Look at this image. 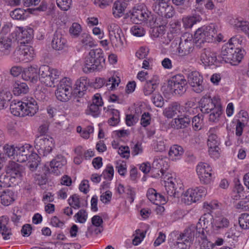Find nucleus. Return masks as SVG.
Listing matches in <instances>:
<instances>
[{
    "instance_id": "36",
    "label": "nucleus",
    "mask_w": 249,
    "mask_h": 249,
    "mask_svg": "<svg viewBox=\"0 0 249 249\" xmlns=\"http://www.w3.org/2000/svg\"><path fill=\"white\" fill-rule=\"evenodd\" d=\"M125 9V3L117 0L113 3L112 14L114 17L120 18L123 15Z\"/></svg>"
},
{
    "instance_id": "22",
    "label": "nucleus",
    "mask_w": 249,
    "mask_h": 249,
    "mask_svg": "<svg viewBox=\"0 0 249 249\" xmlns=\"http://www.w3.org/2000/svg\"><path fill=\"white\" fill-rule=\"evenodd\" d=\"M177 241L176 245L178 248L176 249H186L189 247L193 240L194 236L193 234H177Z\"/></svg>"
},
{
    "instance_id": "30",
    "label": "nucleus",
    "mask_w": 249,
    "mask_h": 249,
    "mask_svg": "<svg viewBox=\"0 0 249 249\" xmlns=\"http://www.w3.org/2000/svg\"><path fill=\"white\" fill-rule=\"evenodd\" d=\"M10 108L14 115L24 117V102H12Z\"/></svg>"
},
{
    "instance_id": "53",
    "label": "nucleus",
    "mask_w": 249,
    "mask_h": 249,
    "mask_svg": "<svg viewBox=\"0 0 249 249\" xmlns=\"http://www.w3.org/2000/svg\"><path fill=\"white\" fill-rule=\"evenodd\" d=\"M239 224L243 229H249V214L243 213L239 218Z\"/></svg>"
},
{
    "instance_id": "47",
    "label": "nucleus",
    "mask_w": 249,
    "mask_h": 249,
    "mask_svg": "<svg viewBox=\"0 0 249 249\" xmlns=\"http://www.w3.org/2000/svg\"><path fill=\"white\" fill-rule=\"evenodd\" d=\"M11 229L8 225V219L5 216L0 217V233H11Z\"/></svg>"
},
{
    "instance_id": "25",
    "label": "nucleus",
    "mask_w": 249,
    "mask_h": 249,
    "mask_svg": "<svg viewBox=\"0 0 249 249\" xmlns=\"http://www.w3.org/2000/svg\"><path fill=\"white\" fill-rule=\"evenodd\" d=\"M66 40L63 37L62 34L56 32L53 35L52 41V46L55 50H61L66 45Z\"/></svg>"
},
{
    "instance_id": "23",
    "label": "nucleus",
    "mask_w": 249,
    "mask_h": 249,
    "mask_svg": "<svg viewBox=\"0 0 249 249\" xmlns=\"http://www.w3.org/2000/svg\"><path fill=\"white\" fill-rule=\"evenodd\" d=\"M219 142L217 136L216 134L210 133L208 139V146H209V154L211 155H216L218 154L219 149L218 145Z\"/></svg>"
},
{
    "instance_id": "50",
    "label": "nucleus",
    "mask_w": 249,
    "mask_h": 249,
    "mask_svg": "<svg viewBox=\"0 0 249 249\" xmlns=\"http://www.w3.org/2000/svg\"><path fill=\"white\" fill-rule=\"evenodd\" d=\"M198 238V240L201 245L207 249H213V244L211 241H209L206 238L205 234H198V236L196 237Z\"/></svg>"
},
{
    "instance_id": "28",
    "label": "nucleus",
    "mask_w": 249,
    "mask_h": 249,
    "mask_svg": "<svg viewBox=\"0 0 249 249\" xmlns=\"http://www.w3.org/2000/svg\"><path fill=\"white\" fill-rule=\"evenodd\" d=\"M181 107L178 102L171 103L164 111L165 115L168 118H172L175 115L178 116L180 112Z\"/></svg>"
},
{
    "instance_id": "39",
    "label": "nucleus",
    "mask_w": 249,
    "mask_h": 249,
    "mask_svg": "<svg viewBox=\"0 0 249 249\" xmlns=\"http://www.w3.org/2000/svg\"><path fill=\"white\" fill-rule=\"evenodd\" d=\"M191 118L188 116H184L175 119V126L177 129L187 127L190 124Z\"/></svg>"
},
{
    "instance_id": "14",
    "label": "nucleus",
    "mask_w": 249,
    "mask_h": 249,
    "mask_svg": "<svg viewBox=\"0 0 249 249\" xmlns=\"http://www.w3.org/2000/svg\"><path fill=\"white\" fill-rule=\"evenodd\" d=\"M31 147L29 144H25L20 147H17L16 153L13 160L19 162H23L28 159V157L32 151L30 150Z\"/></svg>"
},
{
    "instance_id": "7",
    "label": "nucleus",
    "mask_w": 249,
    "mask_h": 249,
    "mask_svg": "<svg viewBox=\"0 0 249 249\" xmlns=\"http://www.w3.org/2000/svg\"><path fill=\"white\" fill-rule=\"evenodd\" d=\"M71 93V83L66 78L63 79L60 81L55 92L56 98L61 101L66 102L70 99Z\"/></svg>"
},
{
    "instance_id": "3",
    "label": "nucleus",
    "mask_w": 249,
    "mask_h": 249,
    "mask_svg": "<svg viewBox=\"0 0 249 249\" xmlns=\"http://www.w3.org/2000/svg\"><path fill=\"white\" fill-rule=\"evenodd\" d=\"M60 74L59 71L56 69H51L46 65H43L39 68V80L48 87L53 86L54 80L58 78Z\"/></svg>"
},
{
    "instance_id": "20",
    "label": "nucleus",
    "mask_w": 249,
    "mask_h": 249,
    "mask_svg": "<svg viewBox=\"0 0 249 249\" xmlns=\"http://www.w3.org/2000/svg\"><path fill=\"white\" fill-rule=\"evenodd\" d=\"M19 32L18 39L21 43H28L30 42L33 36V30L31 28H24L22 27H18Z\"/></svg>"
},
{
    "instance_id": "57",
    "label": "nucleus",
    "mask_w": 249,
    "mask_h": 249,
    "mask_svg": "<svg viewBox=\"0 0 249 249\" xmlns=\"http://www.w3.org/2000/svg\"><path fill=\"white\" fill-rule=\"evenodd\" d=\"M57 6L63 11L68 10L71 5L72 0H56Z\"/></svg>"
},
{
    "instance_id": "4",
    "label": "nucleus",
    "mask_w": 249,
    "mask_h": 249,
    "mask_svg": "<svg viewBox=\"0 0 249 249\" xmlns=\"http://www.w3.org/2000/svg\"><path fill=\"white\" fill-rule=\"evenodd\" d=\"M195 41L192 35L184 34L179 38L177 52L179 55L183 56L191 53L194 50Z\"/></svg>"
},
{
    "instance_id": "61",
    "label": "nucleus",
    "mask_w": 249,
    "mask_h": 249,
    "mask_svg": "<svg viewBox=\"0 0 249 249\" xmlns=\"http://www.w3.org/2000/svg\"><path fill=\"white\" fill-rule=\"evenodd\" d=\"M120 80H117L116 77H111L106 79L105 86L109 89L112 90L116 86H118Z\"/></svg>"
},
{
    "instance_id": "16",
    "label": "nucleus",
    "mask_w": 249,
    "mask_h": 249,
    "mask_svg": "<svg viewBox=\"0 0 249 249\" xmlns=\"http://www.w3.org/2000/svg\"><path fill=\"white\" fill-rule=\"evenodd\" d=\"M200 60L205 65L214 64L217 60L216 53L212 51L210 48H205L202 51Z\"/></svg>"
},
{
    "instance_id": "18",
    "label": "nucleus",
    "mask_w": 249,
    "mask_h": 249,
    "mask_svg": "<svg viewBox=\"0 0 249 249\" xmlns=\"http://www.w3.org/2000/svg\"><path fill=\"white\" fill-rule=\"evenodd\" d=\"M24 117L33 116L37 111L38 107L37 102L33 98H27L24 102Z\"/></svg>"
},
{
    "instance_id": "44",
    "label": "nucleus",
    "mask_w": 249,
    "mask_h": 249,
    "mask_svg": "<svg viewBox=\"0 0 249 249\" xmlns=\"http://www.w3.org/2000/svg\"><path fill=\"white\" fill-rule=\"evenodd\" d=\"M165 1H155L152 7V10L159 15L162 17L167 5Z\"/></svg>"
},
{
    "instance_id": "38",
    "label": "nucleus",
    "mask_w": 249,
    "mask_h": 249,
    "mask_svg": "<svg viewBox=\"0 0 249 249\" xmlns=\"http://www.w3.org/2000/svg\"><path fill=\"white\" fill-rule=\"evenodd\" d=\"M67 161L65 158L61 155H58L55 157L50 162V166L54 170L55 168L58 169L66 164Z\"/></svg>"
},
{
    "instance_id": "10",
    "label": "nucleus",
    "mask_w": 249,
    "mask_h": 249,
    "mask_svg": "<svg viewBox=\"0 0 249 249\" xmlns=\"http://www.w3.org/2000/svg\"><path fill=\"white\" fill-rule=\"evenodd\" d=\"M188 83L193 91L200 93L205 89L203 76L196 71H192L188 75Z\"/></svg>"
},
{
    "instance_id": "31",
    "label": "nucleus",
    "mask_w": 249,
    "mask_h": 249,
    "mask_svg": "<svg viewBox=\"0 0 249 249\" xmlns=\"http://www.w3.org/2000/svg\"><path fill=\"white\" fill-rule=\"evenodd\" d=\"M89 54L91 57L95 59L96 65H101L105 62V59L104 56L103 51L100 48L92 49L90 51Z\"/></svg>"
},
{
    "instance_id": "58",
    "label": "nucleus",
    "mask_w": 249,
    "mask_h": 249,
    "mask_svg": "<svg viewBox=\"0 0 249 249\" xmlns=\"http://www.w3.org/2000/svg\"><path fill=\"white\" fill-rule=\"evenodd\" d=\"M25 11L20 9L17 8L10 13V16L15 19H23L24 18Z\"/></svg>"
},
{
    "instance_id": "29",
    "label": "nucleus",
    "mask_w": 249,
    "mask_h": 249,
    "mask_svg": "<svg viewBox=\"0 0 249 249\" xmlns=\"http://www.w3.org/2000/svg\"><path fill=\"white\" fill-rule=\"evenodd\" d=\"M13 87V92L16 96L26 94L29 91V87L25 83L16 81Z\"/></svg>"
},
{
    "instance_id": "27",
    "label": "nucleus",
    "mask_w": 249,
    "mask_h": 249,
    "mask_svg": "<svg viewBox=\"0 0 249 249\" xmlns=\"http://www.w3.org/2000/svg\"><path fill=\"white\" fill-rule=\"evenodd\" d=\"M236 51V48H232V45L230 43H226L224 44L221 49V57L223 60L227 63L229 60H231L233 53Z\"/></svg>"
},
{
    "instance_id": "12",
    "label": "nucleus",
    "mask_w": 249,
    "mask_h": 249,
    "mask_svg": "<svg viewBox=\"0 0 249 249\" xmlns=\"http://www.w3.org/2000/svg\"><path fill=\"white\" fill-rule=\"evenodd\" d=\"M16 33H12L8 36L1 37L0 38V53L3 56L9 55L14 47V37Z\"/></svg>"
},
{
    "instance_id": "54",
    "label": "nucleus",
    "mask_w": 249,
    "mask_h": 249,
    "mask_svg": "<svg viewBox=\"0 0 249 249\" xmlns=\"http://www.w3.org/2000/svg\"><path fill=\"white\" fill-rule=\"evenodd\" d=\"M130 32L134 36L137 37L143 36L145 32L143 28L137 23L131 27Z\"/></svg>"
},
{
    "instance_id": "13",
    "label": "nucleus",
    "mask_w": 249,
    "mask_h": 249,
    "mask_svg": "<svg viewBox=\"0 0 249 249\" xmlns=\"http://www.w3.org/2000/svg\"><path fill=\"white\" fill-rule=\"evenodd\" d=\"M6 171L12 180L18 182L21 180L24 173V168L20 164L14 161H11L6 167Z\"/></svg>"
},
{
    "instance_id": "62",
    "label": "nucleus",
    "mask_w": 249,
    "mask_h": 249,
    "mask_svg": "<svg viewBox=\"0 0 249 249\" xmlns=\"http://www.w3.org/2000/svg\"><path fill=\"white\" fill-rule=\"evenodd\" d=\"M152 100L153 103L157 107H161L164 105V99L160 93L154 94Z\"/></svg>"
},
{
    "instance_id": "8",
    "label": "nucleus",
    "mask_w": 249,
    "mask_h": 249,
    "mask_svg": "<svg viewBox=\"0 0 249 249\" xmlns=\"http://www.w3.org/2000/svg\"><path fill=\"white\" fill-rule=\"evenodd\" d=\"M53 140L51 137L41 136L36 139L35 147L40 154L42 152L45 156L52 151L53 146Z\"/></svg>"
},
{
    "instance_id": "37",
    "label": "nucleus",
    "mask_w": 249,
    "mask_h": 249,
    "mask_svg": "<svg viewBox=\"0 0 249 249\" xmlns=\"http://www.w3.org/2000/svg\"><path fill=\"white\" fill-rule=\"evenodd\" d=\"M28 158V166L32 171H34L40 162V158L38 155L35 153H30Z\"/></svg>"
},
{
    "instance_id": "55",
    "label": "nucleus",
    "mask_w": 249,
    "mask_h": 249,
    "mask_svg": "<svg viewBox=\"0 0 249 249\" xmlns=\"http://www.w3.org/2000/svg\"><path fill=\"white\" fill-rule=\"evenodd\" d=\"M209 115V121L214 122L218 120V118L221 114V106L216 107L214 109L212 110Z\"/></svg>"
},
{
    "instance_id": "33",
    "label": "nucleus",
    "mask_w": 249,
    "mask_h": 249,
    "mask_svg": "<svg viewBox=\"0 0 249 249\" xmlns=\"http://www.w3.org/2000/svg\"><path fill=\"white\" fill-rule=\"evenodd\" d=\"M1 203L5 206H9L14 201V195L13 192L10 190H3L0 195Z\"/></svg>"
},
{
    "instance_id": "43",
    "label": "nucleus",
    "mask_w": 249,
    "mask_h": 249,
    "mask_svg": "<svg viewBox=\"0 0 249 249\" xmlns=\"http://www.w3.org/2000/svg\"><path fill=\"white\" fill-rule=\"evenodd\" d=\"M108 113L112 115V117L108 120V124L112 126L117 125L120 121V113L119 111L115 109H108Z\"/></svg>"
},
{
    "instance_id": "40",
    "label": "nucleus",
    "mask_w": 249,
    "mask_h": 249,
    "mask_svg": "<svg viewBox=\"0 0 249 249\" xmlns=\"http://www.w3.org/2000/svg\"><path fill=\"white\" fill-rule=\"evenodd\" d=\"M15 183H16L15 180L12 179L11 176L7 173L6 171L5 173L0 175V185L2 188L10 187Z\"/></svg>"
},
{
    "instance_id": "11",
    "label": "nucleus",
    "mask_w": 249,
    "mask_h": 249,
    "mask_svg": "<svg viewBox=\"0 0 249 249\" xmlns=\"http://www.w3.org/2000/svg\"><path fill=\"white\" fill-rule=\"evenodd\" d=\"M196 170L202 183L207 184L211 182L212 169L209 164L200 162L197 165Z\"/></svg>"
},
{
    "instance_id": "26",
    "label": "nucleus",
    "mask_w": 249,
    "mask_h": 249,
    "mask_svg": "<svg viewBox=\"0 0 249 249\" xmlns=\"http://www.w3.org/2000/svg\"><path fill=\"white\" fill-rule=\"evenodd\" d=\"M103 66L96 65L95 59L89 54L85 58V64L83 68L85 73H89L95 70H100Z\"/></svg>"
},
{
    "instance_id": "5",
    "label": "nucleus",
    "mask_w": 249,
    "mask_h": 249,
    "mask_svg": "<svg viewBox=\"0 0 249 249\" xmlns=\"http://www.w3.org/2000/svg\"><path fill=\"white\" fill-rule=\"evenodd\" d=\"M168 88L175 95H181L187 89L186 80L182 75H176L168 81Z\"/></svg>"
},
{
    "instance_id": "24",
    "label": "nucleus",
    "mask_w": 249,
    "mask_h": 249,
    "mask_svg": "<svg viewBox=\"0 0 249 249\" xmlns=\"http://www.w3.org/2000/svg\"><path fill=\"white\" fill-rule=\"evenodd\" d=\"M158 84L159 79L157 76H154L151 79L146 80L143 89L144 94L146 96L151 94L157 88Z\"/></svg>"
},
{
    "instance_id": "17",
    "label": "nucleus",
    "mask_w": 249,
    "mask_h": 249,
    "mask_svg": "<svg viewBox=\"0 0 249 249\" xmlns=\"http://www.w3.org/2000/svg\"><path fill=\"white\" fill-rule=\"evenodd\" d=\"M89 84V81L86 77H82L75 83V88L73 90V94L76 97H81L85 94Z\"/></svg>"
},
{
    "instance_id": "59",
    "label": "nucleus",
    "mask_w": 249,
    "mask_h": 249,
    "mask_svg": "<svg viewBox=\"0 0 249 249\" xmlns=\"http://www.w3.org/2000/svg\"><path fill=\"white\" fill-rule=\"evenodd\" d=\"M77 219V221L80 223H84L87 219L88 213L85 210L81 209L76 213L74 216Z\"/></svg>"
},
{
    "instance_id": "56",
    "label": "nucleus",
    "mask_w": 249,
    "mask_h": 249,
    "mask_svg": "<svg viewBox=\"0 0 249 249\" xmlns=\"http://www.w3.org/2000/svg\"><path fill=\"white\" fill-rule=\"evenodd\" d=\"M69 205L74 209H78L80 207V202L79 196L76 194L71 196L68 199Z\"/></svg>"
},
{
    "instance_id": "21",
    "label": "nucleus",
    "mask_w": 249,
    "mask_h": 249,
    "mask_svg": "<svg viewBox=\"0 0 249 249\" xmlns=\"http://www.w3.org/2000/svg\"><path fill=\"white\" fill-rule=\"evenodd\" d=\"M38 74L39 71L37 67L30 66L25 69L22 74V77L25 80H29L32 83H36L38 80Z\"/></svg>"
},
{
    "instance_id": "15",
    "label": "nucleus",
    "mask_w": 249,
    "mask_h": 249,
    "mask_svg": "<svg viewBox=\"0 0 249 249\" xmlns=\"http://www.w3.org/2000/svg\"><path fill=\"white\" fill-rule=\"evenodd\" d=\"M176 180L175 178H168V180L165 181V188L167 194L170 196L174 197H178L179 196V191H181V184L177 185L178 186L179 190H177V187L176 184Z\"/></svg>"
},
{
    "instance_id": "48",
    "label": "nucleus",
    "mask_w": 249,
    "mask_h": 249,
    "mask_svg": "<svg viewBox=\"0 0 249 249\" xmlns=\"http://www.w3.org/2000/svg\"><path fill=\"white\" fill-rule=\"evenodd\" d=\"M201 19L199 16L189 17L183 19V24L185 28H190L197 22Z\"/></svg>"
},
{
    "instance_id": "6",
    "label": "nucleus",
    "mask_w": 249,
    "mask_h": 249,
    "mask_svg": "<svg viewBox=\"0 0 249 249\" xmlns=\"http://www.w3.org/2000/svg\"><path fill=\"white\" fill-rule=\"evenodd\" d=\"M110 40L112 46L118 49L124 45V36L122 29L117 24L111 23L108 27Z\"/></svg>"
},
{
    "instance_id": "63",
    "label": "nucleus",
    "mask_w": 249,
    "mask_h": 249,
    "mask_svg": "<svg viewBox=\"0 0 249 249\" xmlns=\"http://www.w3.org/2000/svg\"><path fill=\"white\" fill-rule=\"evenodd\" d=\"M157 193L156 191L153 188H150L148 190L146 196L148 199L151 202L156 205H158V202H156L157 197Z\"/></svg>"
},
{
    "instance_id": "42",
    "label": "nucleus",
    "mask_w": 249,
    "mask_h": 249,
    "mask_svg": "<svg viewBox=\"0 0 249 249\" xmlns=\"http://www.w3.org/2000/svg\"><path fill=\"white\" fill-rule=\"evenodd\" d=\"M231 57L230 61H228L227 63L231 64L232 65H238L242 60L243 58V54L242 53V51L239 48H236V51H235L234 53H233V55H232Z\"/></svg>"
},
{
    "instance_id": "49",
    "label": "nucleus",
    "mask_w": 249,
    "mask_h": 249,
    "mask_svg": "<svg viewBox=\"0 0 249 249\" xmlns=\"http://www.w3.org/2000/svg\"><path fill=\"white\" fill-rule=\"evenodd\" d=\"M229 224V222L227 219L221 218L215 222L214 225H213V228L214 231H221V230L228 227Z\"/></svg>"
},
{
    "instance_id": "45",
    "label": "nucleus",
    "mask_w": 249,
    "mask_h": 249,
    "mask_svg": "<svg viewBox=\"0 0 249 249\" xmlns=\"http://www.w3.org/2000/svg\"><path fill=\"white\" fill-rule=\"evenodd\" d=\"M235 28L240 29L242 31L247 34L249 28V23L246 21L239 20L238 19H233L231 23Z\"/></svg>"
},
{
    "instance_id": "34",
    "label": "nucleus",
    "mask_w": 249,
    "mask_h": 249,
    "mask_svg": "<svg viewBox=\"0 0 249 249\" xmlns=\"http://www.w3.org/2000/svg\"><path fill=\"white\" fill-rule=\"evenodd\" d=\"M183 153L184 150L181 146L178 145H174L170 147L168 155L172 160H175L179 159Z\"/></svg>"
},
{
    "instance_id": "64",
    "label": "nucleus",
    "mask_w": 249,
    "mask_h": 249,
    "mask_svg": "<svg viewBox=\"0 0 249 249\" xmlns=\"http://www.w3.org/2000/svg\"><path fill=\"white\" fill-rule=\"evenodd\" d=\"M82 29L80 25L77 23H73L70 28V34L74 36H78L81 32Z\"/></svg>"
},
{
    "instance_id": "41",
    "label": "nucleus",
    "mask_w": 249,
    "mask_h": 249,
    "mask_svg": "<svg viewBox=\"0 0 249 249\" xmlns=\"http://www.w3.org/2000/svg\"><path fill=\"white\" fill-rule=\"evenodd\" d=\"M191 194H192L195 202L198 201L206 194V190L203 187H196L195 189H190Z\"/></svg>"
},
{
    "instance_id": "35",
    "label": "nucleus",
    "mask_w": 249,
    "mask_h": 249,
    "mask_svg": "<svg viewBox=\"0 0 249 249\" xmlns=\"http://www.w3.org/2000/svg\"><path fill=\"white\" fill-rule=\"evenodd\" d=\"M17 147H15L14 145H5L3 147L4 153H0V164L5 160V155H7L8 157H12V159H13L16 153Z\"/></svg>"
},
{
    "instance_id": "32",
    "label": "nucleus",
    "mask_w": 249,
    "mask_h": 249,
    "mask_svg": "<svg viewBox=\"0 0 249 249\" xmlns=\"http://www.w3.org/2000/svg\"><path fill=\"white\" fill-rule=\"evenodd\" d=\"M19 59L22 61L28 62L31 61L34 57L33 49L28 46H26L19 51Z\"/></svg>"
},
{
    "instance_id": "46",
    "label": "nucleus",
    "mask_w": 249,
    "mask_h": 249,
    "mask_svg": "<svg viewBox=\"0 0 249 249\" xmlns=\"http://www.w3.org/2000/svg\"><path fill=\"white\" fill-rule=\"evenodd\" d=\"M81 42L82 46L86 49L92 48L95 45L92 38L90 35L87 34H82L81 38Z\"/></svg>"
},
{
    "instance_id": "52",
    "label": "nucleus",
    "mask_w": 249,
    "mask_h": 249,
    "mask_svg": "<svg viewBox=\"0 0 249 249\" xmlns=\"http://www.w3.org/2000/svg\"><path fill=\"white\" fill-rule=\"evenodd\" d=\"M191 192L190 189H189L181 195L182 202L188 205L195 202L192 194H191Z\"/></svg>"
},
{
    "instance_id": "2",
    "label": "nucleus",
    "mask_w": 249,
    "mask_h": 249,
    "mask_svg": "<svg viewBox=\"0 0 249 249\" xmlns=\"http://www.w3.org/2000/svg\"><path fill=\"white\" fill-rule=\"evenodd\" d=\"M217 37L214 25L211 24L198 28L194 35L196 47L200 48L206 42H211Z\"/></svg>"
},
{
    "instance_id": "1",
    "label": "nucleus",
    "mask_w": 249,
    "mask_h": 249,
    "mask_svg": "<svg viewBox=\"0 0 249 249\" xmlns=\"http://www.w3.org/2000/svg\"><path fill=\"white\" fill-rule=\"evenodd\" d=\"M213 216L210 212L205 213L200 217L196 225L188 226L183 233H207L213 228Z\"/></svg>"
},
{
    "instance_id": "60",
    "label": "nucleus",
    "mask_w": 249,
    "mask_h": 249,
    "mask_svg": "<svg viewBox=\"0 0 249 249\" xmlns=\"http://www.w3.org/2000/svg\"><path fill=\"white\" fill-rule=\"evenodd\" d=\"M99 107H98V105L91 104L89 106V109L86 110V114L96 117L100 114Z\"/></svg>"
},
{
    "instance_id": "9",
    "label": "nucleus",
    "mask_w": 249,
    "mask_h": 249,
    "mask_svg": "<svg viewBox=\"0 0 249 249\" xmlns=\"http://www.w3.org/2000/svg\"><path fill=\"white\" fill-rule=\"evenodd\" d=\"M199 107L202 113L208 114L212 110L214 109L216 107L220 106V99L218 97L214 96L213 98L208 95H205L199 102Z\"/></svg>"
},
{
    "instance_id": "19",
    "label": "nucleus",
    "mask_w": 249,
    "mask_h": 249,
    "mask_svg": "<svg viewBox=\"0 0 249 249\" xmlns=\"http://www.w3.org/2000/svg\"><path fill=\"white\" fill-rule=\"evenodd\" d=\"M151 13L148 11L134 8L132 10L131 19L136 23L139 21H146L150 17Z\"/></svg>"
},
{
    "instance_id": "51",
    "label": "nucleus",
    "mask_w": 249,
    "mask_h": 249,
    "mask_svg": "<svg viewBox=\"0 0 249 249\" xmlns=\"http://www.w3.org/2000/svg\"><path fill=\"white\" fill-rule=\"evenodd\" d=\"M92 224L97 228L95 230V233H99L103 231V227H101V225L103 223L102 218L99 215H94L91 218Z\"/></svg>"
}]
</instances>
